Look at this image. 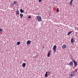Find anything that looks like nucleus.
Returning a JSON list of instances; mask_svg holds the SVG:
<instances>
[{
	"label": "nucleus",
	"instance_id": "obj_23",
	"mask_svg": "<svg viewBox=\"0 0 78 78\" xmlns=\"http://www.w3.org/2000/svg\"><path fill=\"white\" fill-rule=\"evenodd\" d=\"M76 72H77V69H75Z\"/></svg>",
	"mask_w": 78,
	"mask_h": 78
},
{
	"label": "nucleus",
	"instance_id": "obj_6",
	"mask_svg": "<svg viewBox=\"0 0 78 78\" xmlns=\"http://www.w3.org/2000/svg\"><path fill=\"white\" fill-rule=\"evenodd\" d=\"M50 53H51V50H50L48 51V57H50Z\"/></svg>",
	"mask_w": 78,
	"mask_h": 78
},
{
	"label": "nucleus",
	"instance_id": "obj_7",
	"mask_svg": "<svg viewBox=\"0 0 78 78\" xmlns=\"http://www.w3.org/2000/svg\"><path fill=\"white\" fill-rule=\"evenodd\" d=\"M73 1V0H71L70 2H69V5H70V6H72L73 5V4H72Z\"/></svg>",
	"mask_w": 78,
	"mask_h": 78
},
{
	"label": "nucleus",
	"instance_id": "obj_2",
	"mask_svg": "<svg viewBox=\"0 0 78 78\" xmlns=\"http://www.w3.org/2000/svg\"><path fill=\"white\" fill-rule=\"evenodd\" d=\"M50 74H51V72L48 71V72H46L45 74V77H48V75H49Z\"/></svg>",
	"mask_w": 78,
	"mask_h": 78
},
{
	"label": "nucleus",
	"instance_id": "obj_16",
	"mask_svg": "<svg viewBox=\"0 0 78 78\" xmlns=\"http://www.w3.org/2000/svg\"><path fill=\"white\" fill-rule=\"evenodd\" d=\"M20 12L21 13H22V12H24L23 10L22 9H20Z\"/></svg>",
	"mask_w": 78,
	"mask_h": 78
},
{
	"label": "nucleus",
	"instance_id": "obj_20",
	"mask_svg": "<svg viewBox=\"0 0 78 78\" xmlns=\"http://www.w3.org/2000/svg\"><path fill=\"white\" fill-rule=\"evenodd\" d=\"M3 31V29H0V32L1 31Z\"/></svg>",
	"mask_w": 78,
	"mask_h": 78
},
{
	"label": "nucleus",
	"instance_id": "obj_10",
	"mask_svg": "<svg viewBox=\"0 0 78 78\" xmlns=\"http://www.w3.org/2000/svg\"><path fill=\"white\" fill-rule=\"evenodd\" d=\"M22 66L23 67H25V66H26V63H23L22 64Z\"/></svg>",
	"mask_w": 78,
	"mask_h": 78
},
{
	"label": "nucleus",
	"instance_id": "obj_19",
	"mask_svg": "<svg viewBox=\"0 0 78 78\" xmlns=\"http://www.w3.org/2000/svg\"><path fill=\"white\" fill-rule=\"evenodd\" d=\"M56 12H59V9L58 8L56 9Z\"/></svg>",
	"mask_w": 78,
	"mask_h": 78
},
{
	"label": "nucleus",
	"instance_id": "obj_13",
	"mask_svg": "<svg viewBox=\"0 0 78 78\" xmlns=\"http://www.w3.org/2000/svg\"><path fill=\"white\" fill-rule=\"evenodd\" d=\"M74 40V39H73V38H72L71 40V42L72 44H73V41Z\"/></svg>",
	"mask_w": 78,
	"mask_h": 78
},
{
	"label": "nucleus",
	"instance_id": "obj_17",
	"mask_svg": "<svg viewBox=\"0 0 78 78\" xmlns=\"http://www.w3.org/2000/svg\"><path fill=\"white\" fill-rule=\"evenodd\" d=\"M17 2L16 1H14L13 2V5H16V3H17Z\"/></svg>",
	"mask_w": 78,
	"mask_h": 78
},
{
	"label": "nucleus",
	"instance_id": "obj_4",
	"mask_svg": "<svg viewBox=\"0 0 78 78\" xmlns=\"http://www.w3.org/2000/svg\"><path fill=\"white\" fill-rule=\"evenodd\" d=\"M53 50H54V53H55L56 51V45H54L53 46Z\"/></svg>",
	"mask_w": 78,
	"mask_h": 78
},
{
	"label": "nucleus",
	"instance_id": "obj_14",
	"mask_svg": "<svg viewBox=\"0 0 78 78\" xmlns=\"http://www.w3.org/2000/svg\"><path fill=\"white\" fill-rule=\"evenodd\" d=\"M72 32H73V31L69 32L67 34V35H69L70 34H71V33H72Z\"/></svg>",
	"mask_w": 78,
	"mask_h": 78
},
{
	"label": "nucleus",
	"instance_id": "obj_25",
	"mask_svg": "<svg viewBox=\"0 0 78 78\" xmlns=\"http://www.w3.org/2000/svg\"><path fill=\"white\" fill-rule=\"evenodd\" d=\"M37 37V36H36V37Z\"/></svg>",
	"mask_w": 78,
	"mask_h": 78
},
{
	"label": "nucleus",
	"instance_id": "obj_8",
	"mask_svg": "<svg viewBox=\"0 0 78 78\" xmlns=\"http://www.w3.org/2000/svg\"><path fill=\"white\" fill-rule=\"evenodd\" d=\"M73 62H74V65L75 66V67H76V66H77V62H75V60H73Z\"/></svg>",
	"mask_w": 78,
	"mask_h": 78
},
{
	"label": "nucleus",
	"instance_id": "obj_9",
	"mask_svg": "<svg viewBox=\"0 0 78 78\" xmlns=\"http://www.w3.org/2000/svg\"><path fill=\"white\" fill-rule=\"evenodd\" d=\"M27 44L28 45H30L31 44V41L30 40L27 41Z\"/></svg>",
	"mask_w": 78,
	"mask_h": 78
},
{
	"label": "nucleus",
	"instance_id": "obj_11",
	"mask_svg": "<svg viewBox=\"0 0 78 78\" xmlns=\"http://www.w3.org/2000/svg\"><path fill=\"white\" fill-rule=\"evenodd\" d=\"M62 48L64 49L66 48V45L65 44H63L62 46Z\"/></svg>",
	"mask_w": 78,
	"mask_h": 78
},
{
	"label": "nucleus",
	"instance_id": "obj_12",
	"mask_svg": "<svg viewBox=\"0 0 78 78\" xmlns=\"http://www.w3.org/2000/svg\"><path fill=\"white\" fill-rule=\"evenodd\" d=\"M69 64L70 65V66H73V62L72 61L70 62L69 63Z\"/></svg>",
	"mask_w": 78,
	"mask_h": 78
},
{
	"label": "nucleus",
	"instance_id": "obj_18",
	"mask_svg": "<svg viewBox=\"0 0 78 78\" xmlns=\"http://www.w3.org/2000/svg\"><path fill=\"white\" fill-rule=\"evenodd\" d=\"M17 45H20V42H17Z\"/></svg>",
	"mask_w": 78,
	"mask_h": 78
},
{
	"label": "nucleus",
	"instance_id": "obj_22",
	"mask_svg": "<svg viewBox=\"0 0 78 78\" xmlns=\"http://www.w3.org/2000/svg\"><path fill=\"white\" fill-rule=\"evenodd\" d=\"M28 18H29V19H30V18H31V16H29L28 17Z\"/></svg>",
	"mask_w": 78,
	"mask_h": 78
},
{
	"label": "nucleus",
	"instance_id": "obj_15",
	"mask_svg": "<svg viewBox=\"0 0 78 78\" xmlns=\"http://www.w3.org/2000/svg\"><path fill=\"white\" fill-rule=\"evenodd\" d=\"M20 18H22V17H23V14H22V13H20Z\"/></svg>",
	"mask_w": 78,
	"mask_h": 78
},
{
	"label": "nucleus",
	"instance_id": "obj_24",
	"mask_svg": "<svg viewBox=\"0 0 78 78\" xmlns=\"http://www.w3.org/2000/svg\"><path fill=\"white\" fill-rule=\"evenodd\" d=\"M37 15H39V14L38 13V14H37Z\"/></svg>",
	"mask_w": 78,
	"mask_h": 78
},
{
	"label": "nucleus",
	"instance_id": "obj_3",
	"mask_svg": "<svg viewBox=\"0 0 78 78\" xmlns=\"http://www.w3.org/2000/svg\"><path fill=\"white\" fill-rule=\"evenodd\" d=\"M74 76L75 75L73 74V73H71L69 76V78H72V77H73V76Z\"/></svg>",
	"mask_w": 78,
	"mask_h": 78
},
{
	"label": "nucleus",
	"instance_id": "obj_5",
	"mask_svg": "<svg viewBox=\"0 0 78 78\" xmlns=\"http://www.w3.org/2000/svg\"><path fill=\"white\" fill-rule=\"evenodd\" d=\"M16 15H17V16L19 15V9H16Z\"/></svg>",
	"mask_w": 78,
	"mask_h": 78
},
{
	"label": "nucleus",
	"instance_id": "obj_21",
	"mask_svg": "<svg viewBox=\"0 0 78 78\" xmlns=\"http://www.w3.org/2000/svg\"><path fill=\"white\" fill-rule=\"evenodd\" d=\"M39 2H42V0H39Z\"/></svg>",
	"mask_w": 78,
	"mask_h": 78
},
{
	"label": "nucleus",
	"instance_id": "obj_1",
	"mask_svg": "<svg viewBox=\"0 0 78 78\" xmlns=\"http://www.w3.org/2000/svg\"><path fill=\"white\" fill-rule=\"evenodd\" d=\"M36 18L38 22H41V21H42L41 16H36Z\"/></svg>",
	"mask_w": 78,
	"mask_h": 78
}]
</instances>
